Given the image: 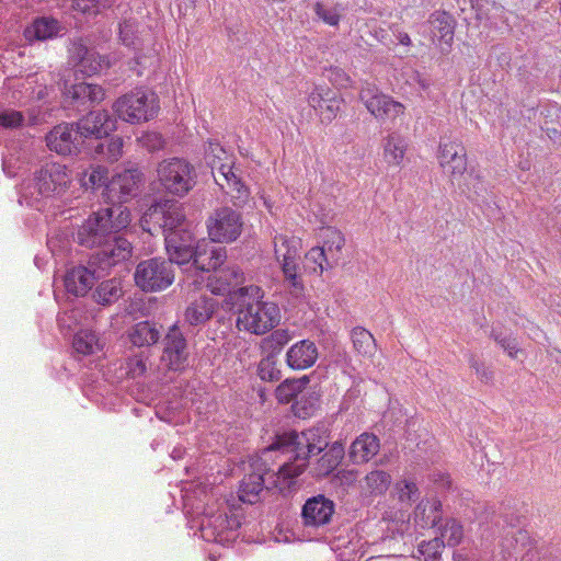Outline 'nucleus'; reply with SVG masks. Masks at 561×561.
I'll use <instances>...</instances> for the list:
<instances>
[{"label": "nucleus", "mask_w": 561, "mask_h": 561, "mask_svg": "<svg viewBox=\"0 0 561 561\" xmlns=\"http://www.w3.org/2000/svg\"><path fill=\"white\" fill-rule=\"evenodd\" d=\"M211 240L202 239L196 242L193 256L192 265L199 271L210 272L216 271L222 265L227 257V250L225 247L216 244Z\"/></svg>", "instance_id": "nucleus-22"}, {"label": "nucleus", "mask_w": 561, "mask_h": 561, "mask_svg": "<svg viewBox=\"0 0 561 561\" xmlns=\"http://www.w3.org/2000/svg\"><path fill=\"white\" fill-rule=\"evenodd\" d=\"M73 348L83 355H91L102 348L95 332L81 330L73 337Z\"/></svg>", "instance_id": "nucleus-36"}, {"label": "nucleus", "mask_w": 561, "mask_h": 561, "mask_svg": "<svg viewBox=\"0 0 561 561\" xmlns=\"http://www.w3.org/2000/svg\"><path fill=\"white\" fill-rule=\"evenodd\" d=\"M420 492L416 484L412 481L404 480L399 488V500L402 503L411 504L417 501Z\"/></svg>", "instance_id": "nucleus-51"}, {"label": "nucleus", "mask_w": 561, "mask_h": 561, "mask_svg": "<svg viewBox=\"0 0 561 561\" xmlns=\"http://www.w3.org/2000/svg\"><path fill=\"white\" fill-rule=\"evenodd\" d=\"M334 478L341 485L351 486L357 481V471L347 469L339 470Z\"/></svg>", "instance_id": "nucleus-58"}, {"label": "nucleus", "mask_w": 561, "mask_h": 561, "mask_svg": "<svg viewBox=\"0 0 561 561\" xmlns=\"http://www.w3.org/2000/svg\"><path fill=\"white\" fill-rule=\"evenodd\" d=\"M257 375L263 381H278L282 373L277 367V356L270 354L263 357L257 365Z\"/></svg>", "instance_id": "nucleus-43"}, {"label": "nucleus", "mask_w": 561, "mask_h": 561, "mask_svg": "<svg viewBox=\"0 0 561 561\" xmlns=\"http://www.w3.org/2000/svg\"><path fill=\"white\" fill-rule=\"evenodd\" d=\"M24 89L28 93L30 98L42 101L48 96L51 88H48L44 83H39L36 75H30L25 79Z\"/></svg>", "instance_id": "nucleus-47"}, {"label": "nucleus", "mask_w": 561, "mask_h": 561, "mask_svg": "<svg viewBox=\"0 0 561 561\" xmlns=\"http://www.w3.org/2000/svg\"><path fill=\"white\" fill-rule=\"evenodd\" d=\"M299 380H286L276 389V398L280 403L295 402L304 393Z\"/></svg>", "instance_id": "nucleus-45"}, {"label": "nucleus", "mask_w": 561, "mask_h": 561, "mask_svg": "<svg viewBox=\"0 0 561 561\" xmlns=\"http://www.w3.org/2000/svg\"><path fill=\"white\" fill-rule=\"evenodd\" d=\"M335 511V504L332 500L322 494L312 496L306 501L302 506L301 516L304 524L311 527L328 525Z\"/></svg>", "instance_id": "nucleus-24"}, {"label": "nucleus", "mask_w": 561, "mask_h": 561, "mask_svg": "<svg viewBox=\"0 0 561 561\" xmlns=\"http://www.w3.org/2000/svg\"><path fill=\"white\" fill-rule=\"evenodd\" d=\"M445 543L439 537L428 541H422L417 547V558L420 561H438L442 549Z\"/></svg>", "instance_id": "nucleus-44"}, {"label": "nucleus", "mask_w": 561, "mask_h": 561, "mask_svg": "<svg viewBox=\"0 0 561 561\" xmlns=\"http://www.w3.org/2000/svg\"><path fill=\"white\" fill-rule=\"evenodd\" d=\"M140 227L151 236L164 237L167 252L175 264L191 263L196 243L182 204L168 198L154 201L142 214Z\"/></svg>", "instance_id": "nucleus-3"}, {"label": "nucleus", "mask_w": 561, "mask_h": 561, "mask_svg": "<svg viewBox=\"0 0 561 561\" xmlns=\"http://www.w3.org/2000/svg\"><path fill=\"white\" fill-rule=\"evenodd\" d=\"M217 309V301L207 296L193 300L184 312V322L191 327H199L211 319Z\"/></svg>", "instance_id": "nucleus-30"}, {"label": "nucleus", "mask_w": 561, "mask_h": 561, "mask_svg": "<svg viewBox=\"0 0 561 561\" xmlns=\"http://www.w3.org/2000/svg\"><path fill=\"white\" fill-rule=\"evenodd\" d=\"M398 42L402 45H405V46H410L411 45V38L410 36L408 35V33H404V32H398V34L396 35Z\"/></svg>", "instance_id": "nucleus-60"}, {"label": "nucleus", "mask_w": 561, "mask_h": 561, "mask_svg": "<svg viewBox=\"0 0 561 561\" xmlns=\"http://www.w3.org/2000/svg\"><path fill=\"white\" fill-rule=\"evenodd\" d=\"M23 123L24 116L21 112L12 108L0 110V127L13 129L21 127Z\"/></svg>", "instance_id": "nucleus-49"}, {"label": "nucleus", "mask_w": 561, "mask_h": 561, "mask_svg": "<svg viewBox=\"0 0 561 561\" xmlns=\"http://www.w3.org/2000/svg\"><path fill=\"white\" fill-rule=\"evenodd\" d=\"M450 485V480H449V477H445L442 479V486H449Z\"/></svg>", "instance_id": "nucleus-63"}, {"label": "nucleus", "mask_w": 561, "mask_h": 561, "mask_svg": "<svg viewBox=\"0 0 561 561\" xmlns=\"http://www.w3.org/2000/svg\"><path fill=\"white\" fill-rule=\"evenodd\" d=\"M160 185L175 196L186 195L196 184V170L184 159L171 158L161 161L157 168Z\"/></svg>", "instance_id": "nucleus-5"}, {"label": "nucleus", "mask_w": 561, "mask_h": 561, "mask_svg": "<svg viewBox=\"0 0 561 561\" xmlns=\"http://www.w3.org/2000/svg\"><path fill=\"white\" fill-rule=\"evenodd\" d=\"M336 263V257L328 254L324 248L313 247L306 254V268L319 275Z\"/></svg>", "instance_id": "nucleus-33"}, {"label": "nucleus", "mask_w": 561, "mask_h": 561, "mask_svg": "<svg viewBox=\"0 0 561 561\" xmlns=\"http://www.w3.org/2000/svg\"><path fill=\"white\" fill-rule=\"evenodd\" d=\"M380 449V440L373 433H362L350 446L348 457L355 465H362L373 459Z\"/></svg>", "instance_id": "nucleus-28"}, {"label": "nucleus", "mask_w": 561, "mask_h": 561, "mask_svg": "<svg viewBox=\"0 0 561 561\" xmlns=\"http://www.w3.org/2000/svg\"><path fill=\"white\" fill-rule=\"evenodd\" d=\"M438 160L444 172L450 176L453 184L463 178L467 171V153L460 142L448 141L440 144Z\"/></svg>", "instance_id": "nucleus-19"}, {"label": "nucleus", "mask_w": 561, "mask_h": 561, "mask_svg": "<svg viewBox=\"0 0 561 561\" xmlns=\"http://www.w3.org/2000/svg\"><path fill=\"white\" fill-rule=\"evenodd\" d=\"M76 127L82 140L85 138L101 139L116 129V119L106 111H92L76 123Z\"/></svg>", "instance_id": "nucleus-23"}, {"label": "nucleus", "mask_w": 561, "mask_h": 561, "mask_svg": "<svg viewBox=\"0 0 561 561\" xmlns=\"http://www.w3.org/2000/svg\"><path fill=\"white\" fill-rule=\"evenodd\" d=\"M131 221L125 206H111L92 211L73 231L75 242L94 250L89 257L91 266L111 270L133 254L131 242L119 234Z\"/></svg>", "instance_id": "nucleus-2"}, {"label": "nucleus", "mask_w": 561, "mask_h": 561, "mask_svg": "<svg viewBox=\"0 0 561 561\" xmlns=\"http://www.w3.org/2000/svg\"><path fill=\"white\" fill-rule=\"evenodd\" d=\"M242 280L243 273L238 266L232 265L220 270L218 267L209 276L207 287L214 295L229 294V300L231 301V294L237 290H231V287L238 286Z\"/></svg>", "instance_id": "nucleus-27"}, {"label": "nucleus", "mask_w": 561, "mask_h": 561, "mask_svg": "<svg viewBox=\"0 0 561 561\" xmlns=\"http://www.w3.org/2000/svg\"><path fill=\"white\" fill-rule=\"evenodd\" d=\"M213 175L215 182L230 195L236 206L242 207L249 198V190L236 174L233 168L229 164L220 163L218 167L213 161Z\"/></svg>", "instance_id": "nucleus-18"}, {"label": "nucleus", "mask_w": 561, "mask_h": 561, "mask_svg": "<svg viewBox=\"0 0 561 561\" xmlns=\"http://www.w3.org/2000/svg\"><path fill=\"white\" fill-rule=\"evenodd\" d=\"M407 146V141L401 135L397 133L388 135L383 142L386 162L391 165H399L403 160Z\"/></svg>", "instance_id": "nucleus-34"}, {"label": "nucleus", "mask_w": 561, "mask_h": 561, "mask_svg": "<svg viewBox=\"0 0 561 561\" xmlns=\"http://www.w3.org/2000/svg\"><path fill=\"white\" fill-rule=\"evenodd\" d=\"M110 270L88 265H77L69 268L65 275V287L69 294L77 297L85 296L93 287L95 282L104 277Z\"/></svg>", "instance_id": "nucleus-16"}, {"label": "nucleus", "mask_w": 561, "mask_h": 561, "mask_svg": "<svg viewBox=\"0 0 561 561\" xmlns=\"http://www.w3.org/2000/svg\"><path fill=\"white\" fill-rule=\"evenodd\" d=\"M314 12L324 23L336 26L340 22V13L336 8H327L320 2L314 4Z\"/></svg>", "instance_id": "nucleus-50"}, {"label": "nucleus", "mask_w": 561, "mask_h": 561, "mask_svg": "<svg viewBox=\"0 0 561 561\" xmlns=\"http://www.w3.org/2000/svg\"><path fill=\"white\" fill-rule=\"evenodd\" d=\"M104 96L105 92L101 85L88 82L73 84L67 91V98L71 100L70 104L78 108H87L100 103Z\"/></svg>", "instance_id": "nucleus-29"}, {"label": "nucleus", "mask_w": 561, "mask_h": 561, "mask_svg": "<svg viewBox=\"0 0 561 561\" xmlns=\"http://www.w3.org/2000/svg\"><path fill=\"white\" fill-rule=\"evenodd\" d=\"M190 346L184 333L178 324L169 328L162 340L160 362L169 371L182 373L190 365Z\"/></svg>", "instance_id": "nucleus-9"}, {"label": "nucleus", "mask_w": 561, "mask_h": 561, "mask_svg": "<svg viewBox=\"0 0 561 561\" xmlns=\"http://www.w3.org/2000/svg\"><path fill=\"white\" fill-rule=\"evenodd\" d=\"M66 25L53 15H37L28 23L23 31L25 41L30 44L35 42H47L61 37L66 34Z\"/></svg>", "instance_id": "nucleus-17"}, {"label": "nucleus", "mask_w": 561, "mask_h": 561, "mask_svg": "<svg viewBox=\"0 0 561 561\" xmlns=\"http://www.w3.org/2000/svg\"><path fill=\"white\" fill-rule=\"evenodd\" d=\"M511 535L514 537L515 535L519 536V539L524 540L527 538V533L523 530H517V533L511 531Z\"/></svg>", "instance_id": "nucleus-62"}, {"label": "nucleus", "mask_w": 561, "mask_h": 561, "mask_svg": "<svg viewBox=\"0 0 561 561\" xmlns=\"http://www.w3.org/2000/svg\"><path fill=\"white\" fill-rule=\"evenodd\" d=\"M314 410L312 403L306 400V394L302 393L299 399L293 403V412L300 419H306L311 415Z\"/></svg>", "instance_id": "nucleus-54"}, {"label": "nucleus", "mask_w": 561, "mask_h": 561, "mask_svg": "<svg viewBox=\"0 0 561 561\" xmlns=\"http://www.w3.org/2000/svg\"><path fill=\"white\" fill-rule=\"evenodd\" d=\"M208 150L213 153L214 158H218L217 152H224V149L219 146V144L209 142Z\"/></svg>", "instance_id": "nucleus-61"}, {"label": "nucleus", "mask_w": 561, "mask_h": 561, "mask_svg": "<svg viewBox=\"0 0 561 561\" xmlns=\"http://www.w3.org/2000/svg\"><path fill=\"white\" fill-rule=\"evenodd\" d=\"M274 252L283 275L288 283L290 293L295 296L302 294L304 285L297 273V259L299 257V240L284 234L274 238Z\"/></svg>", "instance_id": "nucleus-8"}, {"label": "nucleus", "mask_w": 561, "mask_h": 561, "mask_svg": "<svg viewBox=\"0 0 561 561\" xmlns=\"http://www.w3.org/2000/svg\"><path fill=\"white\" fill-rule=\"evenodd\" d=\"M72 181L71 172L66 165L51 162L46 163L34 174L33 186L43 197L62 196Z\"/></svg>", "instance_id": "nucleus-10"}, {"label": "nucleus", "mask_w": 561, "mask_h": 561, "mask_svg": "<svg viewBox=\"0 0 561 561\" xmlns=\"http://www.w3.org/2000/svg\"><path fill=\"white\" fill-rule=\"evenodd\" d=\"M359 100L378 121L396 119L404 113L403 104L382 93L376 84L370 82L362 85Z\"/></svg>", "instance_id": "nucleus-12"}, {"label": "nucleus", "mask_w": 561, "mask_h": 561, "mask_svg": "<svg viewBox=\"0 0 561 561\" xmlns=\"http://www.w3.org/2000/svg\"><path fill=\"white\" fill-rule=\"evenodd\" d=\"M342 100L337 96L335 91L332 92V98L324 99L323 107L318 112L322 123H331L341 110Z\"/></svg>", "instance_id": "nucleus-46"}, {"label": "nucleus", "mask_w": 561, "mask_h": 561, "mask_svg": "<svg viewBox=\"0 0 561 561\" xmlns=\"http://www.w3.org/2000/svg\"><path fill=\"white\" fill-rule=\"evenodd\" d=\"M231 304L237 316L239 331L263 335L280 322L277 304L264 299V291L259 286L239 287L231 294Z\"/></svg>", "instance_id": "nucleus-4"}, {"label": "nucleus", "mask_w": 561, "mask_h": 561, "mask_svg": "<svg viewBox=\"0 0 561 561\" xmlns=\"http://www.w3.org/2000/svg\"><path fill=\"white\" fill-rule=\"evenodd\" d=\"M423 32L431 33V39L437 44L442 53H448L454 39L455 20L447 12L436 11L432 13L425 24Z\"/></svg>", "instance_id": "nucleus-20"}, {"label": "nucleus", "mask_w": 561, "mask_h": 561, "mask_svg": "<svg viewBox=\"0 0 561 561\" xmlns=\"http://www.w3.org/2000/svg\"><path fill=\"white\" fill-rule=\"evenodd\" d=\"M442 508V504L438 501H434L426 504L421 502L415 508V518H422L425 525L438 526L440 531V539L450 547L457 546L463 536L462 526L455 518H448L445 523H442V518L438 516V512Z\"/></svg>", "instance_id": "nucleus-13"}, {"label": "nucleus", "mask_w": 561, "mask_h": 561, "mask_svg": "<svg viewBox=\"0 0 561 561\" xmlns=\"http://www.w3.org/2000/svg\"><path fill=\"white\" fill-rule=\"evenodd\" d=\"M82 144L76 124L57 125L46 136L47 147L62 156L76 153Z\"/></svg>", "instance_id": "nucleus-21"}, {"label": "nucleus", "mask_w": 561, "mask_h": 561, "mask_svg": "<svg viewBox=\"0 0 561 561\" xmlns=\"http://www.w3.org/2000/svg\"><path fill=\"white\" fill-rule=\"evenodd\" d=\"M160 336L157 324L149 321L136 323L129 332L130 342L138 347L153 345L159 341Z\"/></svg>", "instance_id": "nucleus-31"}, {"label": "nucleus", "mask_w": 561, "mask_h": 561, "mask_svg": "<svg viewBox=\"0 0 561 561\" xmlns=\"http://www.w3.org/2000/svg\"><path fill=\"white\" fill-rule=\"evenodd\" d=\"M123 295L122 282L118 278H111L101 282L92 294L93 300L99 305H112Z\"/></svg>", "instance_id": "nucleus-32"}, {"label": "nucleus", "mask_w": 561, "mask_h": 561, "mask_svg": "<svg viewBox=\"0 0 561 561\" xmlns=\"http://www.w3.org/2000/svg\"><path fill=\"white\" fill-rule=\"evenodd\" d=\"M94 150L98 156L107 161H117L122 157L123 140L119 137L105 139L98 142Z\"/></svg>", "instance_id": "nucleus-40"}, {"label": "nucleus", "mask_w": 561, "mask_h": 561, "mask_svg": "<svg viewBox=\"0 0 561 561\" xmlns=\"http://www.w3.org/2000/svg\"><path fill=\"white\" fill-rule=\"evenodd\" d=\"M174 263L170 257L140 261L134 274L136 285L144 291L164 290L174 282Z\"/></svg>", "instance_id": "nucleus-7"}, {"label": "nucleus", "mask_w": 561, "mask_h": 561, "mask_svg": "<svg viewBox=\"0 0 561 561\" xmlns=\"http://www.w3.org/2000/svg\"><path fill=\"white\" fill-rule=\"evenodd\" d=\"M147 369L145 360L139 356H134L128 360V374L135 378L141 376Z\"/></svg>", "instance_id": "nucleus-57"}, {"label": "nucleus", "mask_w": 561, "mask_h": 561, "mask_svg": "<svg viewBox=\"0 0 561 561\" xmlns=\"http://www.w3.org/2000/svg\"><path fill=\"white\" fill-rule=\"evenodd\" d=\"M140 141L149 151L160 150L164 146V140L158 133H148L140 138Z\"/></svg>", "instance_id": "nucleus-55"}, {"label": "nucleus", "mask_w": 561, "mask_h": 561, "mask_svg": "<svg viewBox=\"0 0 561 561\" xmlns=\"http://www.w3.org/2000/svg\"><path fill=\"white\" fill-rule=\"evenodd\" d=\"M354 350L364 357H370L376 351V341L373 334L364 328L357 327L352 331Z\"/></svg>", "instance_id": "nucleus-35"}, {"label": "nucleus", "mask_w": 561, "mask_h": 561, "mask_svg": "<svg viewBox=\"0 0 561 561\" xmlns=\"http://www.w3.org/2000/svg\"><path fill=\"white\" fill-rule=\"evenodd\" d=\"M142 173L137 169H126L116 173L105 184V194L112 206H123V203L136 197L140 192Z\"/></svg>", "instance_id": "nucleus-14"}, {"label": "nucleus", "mask_w": 561, "mask_h": 561, "mask_svg": "<svg viewBox=\"0 0 561 561\" xmlns=\"http://www.w3.org/2000/svg\"><path fill=\"white\" fill-rule=\"evenodd\" d=\"M136 24L131 21L125 20L119 24V39L127 46H134L136 39Z\"/></svg>", "instance_id": "nucleus-53"}, {"label": "nucleus", "mask_w": 561, "mask_h": 561, "mask_svg": "<svg viewBox=\"0 0 561 561\" xmlns=\"http://www.w3.org/2000/svg\"><path fill=\"white\" fill-rule=\"evenodd\" d=\"M323 245L328 254H333L336 262L340 259V252L345 244V239L342 232L333 227L324 228L321 232Z\"/></svg>", "instance_id": "nucleus-38"}, {"label": "nucleus", "mask_w": 561, "mask_h": 561, "mask_svg": "<svg viewBox=\"0 0 561 561\" xmlns=\"http://www.w3.org/2000/svg\"><path fill=\"white\" fill-rule=\"evenodd\" d=\"M96 0H76L75 8L79 11L85 12Z\"/></svg>", "instance_id": "nucleus-59"}, {"label": "nucleus", "mask_w": 561, "mask_h": 561, "mask_svg": "<svg viewBox=\"0 0 561 561\" xmlns=\"http://www.w3.org/2000/svg\"><path fill=\"white\" fill-rule=\"evenodd\" d=\"M504 522L511 527H515V524L513 523L512 519H508L507 515L504 516Z\"/></svg>", "instance_id": "nucleus-64"}, {"label": "nucleus", "mask_w": 561, "mask_h": 561, "mask_svg": "<svg viewBox=\"0 0 561 561\" xmlns=\"http://www.w3.org/2000/svg\"><path fill=\"white\" fill-rule=\"evenodd\" d=\"M113 108L121 119L137 124L153 118L158 114L159 105L154 93L136 89L121 96Z\"/></svg>", "instance_id": "nucleus-6"}, {"label": "nucleus", "mask_w": 561, "mask_h": 561, "mask_svg": "<svg viewBox=\"0 0 561 561\" xmlns=\"http://www.w3.org/2000/svg\"><path fill=\"white\" fill-rule=\"evenodd\" d=\"M328 445L324 426H312L301 432L289 431L276 435L261 456L250 463L251 473L244 476L239 488L243 503H256L264 490L289 488L306 470V459Z\"/></svg>", "instance_id": "nucleus-1"}, {"label": "nucleus", "mask_w": 561, "mask_h": 561, "mask_svg": "<svg viewBox=\"0 0 561 561\" xmlns=\"http://www.w3.org/2000/svg\"><path fill=\"white\" fill-rule=\"evenodd\" d=\"M317 426H324L327 428L329 442L330 433L327 425L318 424ZM344 456L345 449L341 442H334L331 446L328 444L320 453L306 459V469L309 468V473L316 479L328 477L337 468Z\"/></svg>", "instance_id": "nucleus-15"}, {"label": "nucleus", "mask_w": 561, "mask_h": 561, "mask_svg": "<svg viewBox=\"0 0 561 561\" xmlns=\"http://www.w3.org/2000/svg\"><path fill=\"white\" fill-rule=\"evenodd\" d=\"M469 364L482 382L488 383L493 379V371L477 358L471 357Z\"/></svg>", "instance_id": "nucleus-56"}, {"label": "nucleus", "mask_w": 561, "mask_h": 561, "mask_svg": "<svg viewBox=\"0 0 561 561\" xmlns=\"http://www.w3.org/2000/svg\"><path fill=\"white\" fill-rule=\"evenodd\" d=\"M333 90L325 87H316L313 91L309 94L308 103L316 111H319L323 107L322 103L324 99L332 98Z\"/></svg>", "instance_id": "nucleus-52"}, {"label": "nucleus", "mask_w": 561, "mask_h": 561, "mask_svg": "<svg viewBox=\"0 0 561 561\" xmlns=\"http://www.w3.org/2000/svg\"><path fill=\"white\" fill-rule=\"evenodd\" d=\"M77 175L82 187L85 190L95 188L106 183L107 169L102 165H91Z\"/></svg>", "instance_id": "nucleus-37"}, {"label": "nucleus", "mask_w": 561, "mask_h": 561, "mask_svg": "<svg viewBox=\"0 0 561 561\" xmlns=\"http://www.w3.org/2000/svg\"><path fill=\"white\" fill-rule=\"evenodd\" d=\"M243 228L242 216L230 207L216 209L207 220L209 239L218 243L236 241Z\"/></svg>", "instance_id": "nucleus-11"}, {"label": "nucleus", "mask_w": 561, "mask_h": 561, "mask_svg": "<svg viewBox=\"0 0 561 561\" xmlns=\"http://www.w3.org/2000/svg\"><path fill=\"white\" fill-rule=\"evenodd\" d=\"M491 336L494 339L496 343L501 345V347L508 354L510 357H517V354L520 352V348L518 347V343L515 337L503 334L502 332H497L494 329L492 330Z\"/></svg>", "instance_id": "nucleus-48"}, {"label": "nucleus", "mask_w": 561, "mask_h": 561, "mask_svg": "<svg viewBox=\"0 0 561 561\" xmlns=\"http://www.w3.org/2000/svg\"><path fill=\"white\" fill-rule=\"evenodd\" d=\"M318 347L311 340H301L293 344L286 352L285 362L294 370L312 367L318 358Z\"/></svg>", "instance_id": "nucleus-26"}, {"label": "nucleus", "mask_w": 561, "mask_h": 561, "mask_svg": "<svg viewBox=\"0 0 561 561\" xmlns=\"http://www.w3.org/2000/svg\"><path fill=\"white\" fill-rule=\"evenodd\" d=\"M391 483V477L383 470H374L365 477V489L371 494L385 493Z\"/></svg>", "instance_id": "nucleus-41"}, {"label": "nucleus", "mask_w": 561, "mask_h": 561, "mask_svg": "<svg viewBox=\"0 0 561 561\" xmlns=\"http://www.w3.org/2000/svg\"><path fill=\"white\" fill-rule=\"evenodd\" d=\"M454 185H457L458 188L468 195L469 198H473L474 196H480L482 192L485 191L484 185L480 179L479 174L466 171L463 178L456 181Z\"/></svg>", "instance_id": "nucleus-42"}, {"label": "nucleus", "mask_w": 561, "mask_h": 561, "mask_svg": "<svg viewBox=\"0 0 561 561\" xmlns=\"http://www.w3.org/2000/svg\"><path fill=\"white\" fill-rule=\"evenodd\" d=\"M71 62L76 72L93 76L102 68L108 67V61L94 49L82 44H75L71 50Z\"/></svg>", "instance_id": "nucleus-25"}, {"label": "nucleus", "mask_w": 561, "mask_h": 561, "mask_svg": "<svg viewBox=\"0 0 561 561\" xmlns=\"http://www.w3.org/2000/svg\"><path fill=\"white\" fill-rule=\"evenodd\" d=\"M293 334L287 329L274 330L268 336L262 340V347L270 354H277L291 341Z\"/></svg>", "instance_id": "nucleus-39"}]
</instances>
